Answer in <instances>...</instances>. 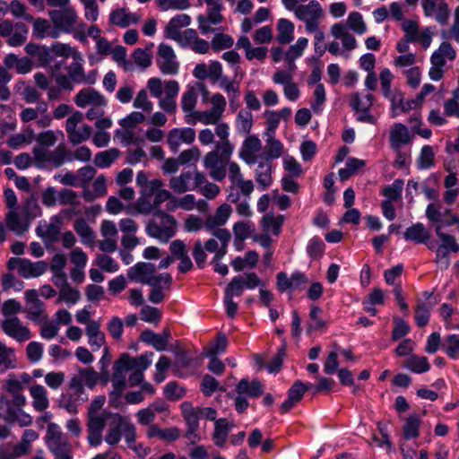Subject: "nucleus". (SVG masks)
<instances>
[{
    "instance_id": "nucleus-1",
    "label": "nucleus",
    "mask_w": 459,
    "mask_h": 459,
    "mask_svg": "<svg viewBox=\"0 0 459 459\" xmlns=\"http://www.w3.org/2000/svg\"><path fill=\"white\" fill-rule=\"evenodd\" d=\"M106 402L104 395L96 396L87 410V441L90 446L97 447L103 439L111 446H117L122 437L130 443L136 439V428L128 416L102 410Z\"/></svg>"
},
{
    "instance_id": "nucleus-2",
    "label": "nucleus",
    "mask_w": 459,
    "mask_h": 459,
    "mask_svg": "<svg viewBox=\"0 0 459 459\" xmlns=\"http://www.w3.org/2000/svg\"><path fill=\"white\" fill-rule=\"evenodd\" d=\"M216 136L219 140L215 143V148L204 157V167L209 171L210 177L219 182L226 178L228 169L229 178L233 185L243 178V175L239 165L230 161L234 144L230 140V126L227 123L217 126Z\"/></svg>"
},
{
    "instance_id": "nucleus-3",
    "label": "nucleus",
    "mask_w": 459,
    "mask_h": 459,
    "mask_svg": "<svg viewBox=\"0 0 459 459\" xmlns=\"http://www.w3.org/2000/svg\"><path fill=\"white\" fill-rule=\"evenodd\" d=\"M176 230L177 221L174 217L161 210L154 212L153 218L146 226L147 234L163 243L174 237Z\"/></svg>"
},
{
    "instance_id": "nucleus-4",
    "label": "nucleus",
    "mask_w": 459,
    "mask_h": 459,
    "mask_svg": "<svg viewBox=\"0 0 459 459\" xmlns=\"http://www.w3.org/2000/svg\"><path fill=\"white\" fill-rule=\"evenodd\" d=\"M46 446L56 458L73 457V449L66 434L56 423L48 425L45 437Z\"/></svg>"
},
{
    "instance_id": "nucleus-5",
    "label": "nucleus",
    "mask_w": 459,
    "mask_h": 459,
    "mask_svg": "<svg viewBox=\"0 0 459 459\" xmlns=\"http://www.w3.org/2000/svg\"><path fill=\"white\" fill-rule=\"evenodd\" d=\"M235 410L238 413H244L249 403L247 398H257L264 394V385L258 379L249 381L247 377L242 378L235 388Z\"/></svg>"
},
{
    "instance_id": "nucleus-6",
    "label": "nucleus",
    "mask_w": 459,
    "mask_h": 459,
    "mask_svg": "<svg viewBox=\"0 0 459 459\" xmlns=\"http://www.w3.org/2000/svg\"><path fill=\"white\" fill-rule=\"evenodd\" d=\"M295 16L305 22L307 32H315L318 29V20L323 16V9L316 0H311L307 4H300L295 9Z\"/></svg>"
},
{
    "instance_id": "nucleus-7",
    "label": "nucleus",
    "mask_w": 459,
    "mask_h": 459,
    "mask_svg": "<svg viewBox=\"0 0 459 459\" xmlns=\"http://www.w3.org/2000/svg\"><path fill=\"white\" fill-rule=\"evenodd\" d=\"M39 295L37 290H27L24 292L26 306L23 307V313L29 320L37 324L48 320L44 303L39 299Z\"/></svg>"
},
{
    "instance_id": "nucleus-8",
    "label": "nucleus",
    "mask_w": 459,
    "mask_h": 459,
    "mask_svg": "<svg viewBox=\"0 0 459 459\" xmlns=\"http://www.w3.org/2000/svg\"><path fill=\"white\" fill-rule=\"evenodd\" d=\"M207 5V14L197 16L198 28L203 34H207L213 30L211 25L220 24L223 21L221 11L223 4L221 0H204Z\"/></svg>"
},
{
    "instance_id": "nucleus-9",
    "label": "nucleus",
    "mask_w": 459,
    "mask_h": 459,
    "mask_svg": "<svg viewBox=\"0 0 459 459\" xmlns=\"http://www.w3.org/2000/svg\"><path fill=\"white\" fill-rule=\"evenodd\" d=\"M34 160L39 164L49 163L56 168L68 162L70 151L65 145H58L54 151H48L42 147H34L32 150Z\"/></svg>"
},
{
    "instance_id": "nucleus-10",
    "label": "nucleus",
    "mask_w": 459,
    "mask_h": 459,
    "mask_svg": "<svg viewBox=\"0 0 459 459\" xmlns=\"http://www.w3.org/2000/svg\"><path fill=\"white\" fill-rule=\"evenodd\" d=\"M83 119V115L80 111H74L67 119L65 123V131L68 134L69 141L74 145L79 144L87 141L91 134V127L89 125H83L77 128Z\"/></svg>"
},
{
    "instance_id": "nucleus-11",
    "label": "nucleus",
    "mask_w": 459,
    "mask_h": 459,
    "mask_svg": "<svg viewBox=\"0 0 459 459\" xmlns=\"http://www.w3.org/2000/svg\"><path fill=\"white\" fill-rule=\"evenodd\" d=\"M210 232L220 241L221 245L219 246L216 239L209 238L205 241L203 247L206 251L214 253L212 262L221 261L227 253L228 245L231 239V234L227 229L217 230Z\"/></svg>"
},
{
    "instance_id": "nucleus-12",
    "label": "nucleus",
    "mask_w": 459,
    "mask_h": 459,
    "mask_svg": "<svg viewBox=\"0 0 459 459\" xmlns=\"http://www.w3.org/2000/svg\"><path fill=\"white\" fill-rule=\"evenodd\" d=\"M156 63L163 74L174 75L178 73L179 64L173 48L164 43L159 46Z\"/></svg>"
},
{
    "instance_id": "nucleus-13",
    "label": "nucleus",
    "mask_w": 459,
    "mask_h": 459,
    "mask_svg": "<svg viewBox=\"0 0 459 459\" xmlns=\"http://www.w3.org/2000/svg\"><path fill=\"white\" fill-rule=\"evenodd\" d=\"M48 15L55 27L65 32L74 30L77 22V14L73 7L66 6L59 10L49 11Z\"/></svg>"
},
{
    "instance_id": "nucleus-14",
    "label": "nucleus",
    "mask_w": 459,
    "mask_h": 459,
    "mask_svg": "<svg viewBox=\"0 0 459 459\" xmlns=\"http://www.w3.org/2000/svg\"><path fill=\"white\" fill-rule=\"evenodd\" d=\"M1 327L7 336L19 342H26L31 338L30 330L26 325H23L17 316L5 318L2 321Z\"/></svg>"
},
{
    "instance_id": "nucleus-15",
    "label": "nucleus",
    "mask_w": 459,
    "mask_h": 459,
    "mask_svg": "<svg viewBox=\"0 0 459 459\" xmlns=\"http://www.w3.org/2000/svg\"><path fill=\"white\" fill-rule=\"evenodd\" d=\"M421 6L426 17H433L441 25L448 22L450 11L446 0H421Z\"/></svg>"
},
{
    "instance_id": "nucleus-16",
    "label": "nucleus",
    "mask_w": 459,
    "mask_h": 459,
    "mask_svg": "<svg viewBox=\"0 0 459 459\" xmlns=\"http://www.w3.org/2000/svg\"><path fill=\"white\" fill-rule=\"evenodd\" d=\"M195 140V131L191 127L173 128L167 135V143L172 152H177L182 143L191 144Z\"/></svg>"
},
{
    "instance_id": "nucleus-17",
    "label": "nucleus",
    "mask_w": 459,
    "mask_h": 459,
    "mask_svg": "<svg viewBox=\"0 0 459 459\" xmlns=\"http://www.w3.org/2000/svg\"><path fill=\"white\" fill-rule=\"evenodd\" d=\"M374 97L372 94H367L360 97L359 93L351 96L350 105L352 109L359 113L358 120L360 122L374 123V117L370 114V108L373 104Z\"/></svg>"
},
{
    "instance_id": "nucleus-18",
    "label": "nucleus",
    "mask_w": 459,
    "mask_h": 459,
    "mask_svg": "<svg viewBox=\"0 0 459 459\" xmlns=\"http://www.w3.org/2000/svg\"><path fill=\"white\" fill-rule=\"evenodd\" d=\"M156 273V266L151 263L139 262L127 271V277L130 281L142 284H154L152 277Z\"/></svg>"
},
{
    "instance_id": "nucleus-19",
    "label": "nucleus",
    "mask_w": 459,
    "mask_h": 459,
    "mask_svg": "<svg viewBox=\"0 0 459 459\" xmlns=\"http://www.w3.org/2000/svg\"><path fill=\"white\" fill-rule=\"evenodd\" d=\"M262 149L260 139L255 134H249L243 142L239 151V158L247 164L253 165L257 161L256 153Z\"/></svg>"
},
{
    "instance_id": "nucleus-20",
    "label": "nucleus",
    "mask_w": 459,
    "mask_h": 459,
    "mask_svg": "<svg viewBox=\"0 0 459 459\" xmlns=\"http://www.w3.org/2000/svg\"><path fill=\"white\" fill-rule=\"evenodd\" d=\"M413 139L406 126L402 123H395L392 126L389 134L390 148L393 151H398L403 145L410 144Z\"/></svg>"
},
{
    "instance_id": "nucleus-21",
    "label": "nucleus",
    "mask_w": 459,
    "mask_h": 459,
    "mask_svg": "<svg viewBox=\"0 0 459 459\" xmlns=\"http://www.w3.org/2000/svg\"><path fill=\"white\" fill-rule=\"evenodd\" d=\"M152 357L153 352L152 351H145L135 358L130 357L127 353H123L117 359V365H122V367H125L129 370L138 369L144 372V370L152 364Z\"/></svg>"
},
{
    "instance_id": "nucleus-22",
    "label": "nucleus",
    "mask_w": 459,
    "mask_h": 459,
    "mask_svg": "<svg viewBox=\"0 0 459 459\" xmlns=\"http://www.w3.org/2000/svg\"><path fill=\"white\" fill-rule=\"evenodd\" d=\"M231 206L228 204L220 205L213 215L208 216L204 220V229L207 231L223 230L221 228L229 220L231 214Z\"/></svg>"
},
{
    "instance_id": "nucleus-23",
    "label": "nucleus",
    "mask_w": 459,
    "mask_h": 459,
    "mask_svg": "<svg viewBox=\"0 0 459 459\" xmlns=\"http://www.w3.org/2000/svg\"><path fill=\"white\" fill-rule=\"evenodd\" d=\"M170 336L169 329H164L161 333H156L152 330H144L141 333L140 339L142 342L152 345L156 351H163L167 350Z\"/></svg>"
},
{
    "instance_id": "nucleus-24",
    "label": "nucleus",
    "mask_w": 459,
    "mask_h": 459,
    "mask_svg": "<svg viewBox=\"0 0 459 459\" xmlns=\"http://www.w3.org/2000/svg\"><path fill=\"white\" fill-rule=\"evenodd\" d=\"M75 104L80 108L86 106H106L107 101L103 95L94 89L86 88L81 90L74 98Z\"/></svg>"
},
{
    "instance_id": "nucleus-25",
    "label": "nucleus",
    "mask_w": 459,
    "mask_h": 459,
    "mask_svg": "<svg viewBox=\"0 0 459 459\" xmlns=\"http://www.w3.org/2000/svg\"><path fill=\"white\" fill-rule=\"evenodd\" d=\"M426 217L430 222L436 226H440V231L443 227H450L459 223V217L455 214H451V217L442 218V212L439 211L437 205L429 204L426 208Z\"/></svg>"
},
{
    "instance_id": "nucleus-26",
    "label": "nucleus",
    "mask_w": 459,
    "mask_h": 459,
    "mask_svg": "<svg viewBox=\"0 0 459 459\" xmlns=\"http://www.w3.org/2000/svg\"><path fill=\"white\" fill-rule=\"evenodd\" d=\"M181 431L177 427L161 429L158 424H152L146 429V437L148 438L157 437L165 442H174L179 438Z\"/></svg>"
},
{
    "instance_id": "nucleus-27",
    "label": "nucleus",
    "mask_w": 459,
    "mask_h": 459,
    "mask_svg": "<svg viewBox=\"0 0 459 459\" xmlns=\"http://www.w3.org/2000/svg\"><path fill=\"white\" fill-rule=\"evenodd\" d=\"M83 58L82 54H75L73 58V63L69 65L67 72L68 75L75 83H89L93 84L95 82L94 78H87L82 67Z\"/></svg>"
},
{
    "instance_id": "nucleus-28",
    "label": "nucleus",
    "mask_w": 459,
    "mask_h": 459,
    "mask_svg": "<svg viewBox=\"0 0 459 459\" xmlns=\"http://www.w3.org/2000/svg\"><path fill=\"white\" fill-rule=\"evenodd\" d=\"M48 268L45 261L31 262L29 259H23L20 267V275L23 278H36L42 275Z\"/></svg>"
},
{
    "instance_id": "nucleus-29",
    "label": "nucleus",
    "mask_w": 459,
    "mask_h": 459,
    "mask_svg": "<svg viewBox=\"0 0 459 459\" xmlns=\"http://www.w3.org/2000/svg\"><path fill=\"white\" fill-rule=\"evenodd\" d=\"M86 335L89 339V344L93 351H99L105 343V334L100 331L99 321L92 320L86 326Z\"/></svg>"
},
{
    "instance_id": "nucleus-30",
    "label": "nucleus",
    "mask_w": 459,
    "mask_h": 459,
    "mask_svg": "<svg viewBox=\"0 0 459 459\" xmlns=\"http://www.w3.org/2000/svg\"><path fill=\"white\" fill-rule=\"evenodd\" d=\"M114 373L112 377V386L113 390L110 393V396H115L116 398L120 397L126 385V372L129 369L122 367V365H117V359L115 361L114 366Z\"/></svg>"
},
{
    "instance_id": "nucleus-31",
    "label": "nucleus",
    "mask_w": 459,
    "mask_h": 459,
    "mask_svg": "<svg viewBox=\"0 0 459 459\" xmlns=\"http://www.w3.org/2000/svg\"><path fill=\"white\" fill-rule=\"evenodd\" d=\"M403 238L407 241L421 244V242H427L430 238V233L422 223L417 222L406 229Z\"/></svg>"
},
{
    "instance_id": "nucleus-32",
    "label": "nucleus",
    "mask_w": 459,
    "mask_h": 459,
    "mask_svg": "<svg viewBox=\"0 0 459 459\" xmlns=\"http://www.w3.org/2000/svg\"><path fill=\"white\" fill-rule=\"evenodd\" d=\"M87 400L82 394L67 392L63 394L59 400V405L70 414H77L79 407Z\"/></svg>"
},
{
    "instance_id": "nucleus-33",
    "label": "nucleus",
    "mask_w": 459,
    "mask_h": 459,
    "mask_svg": "<svg viewBox=\"0 0 459 459\" xmlns=\"http://www.w3.org/2000/svg\"><path fill=\"white\" fill-rule=\"evenodd\" d=\"M138 20L136 14L127 12L125 8L116 9L109 14V22L121 28L134 24Z\"/></svg>"
},
{
    "instance_id": "nucleus-34",
    "label": "nucleus",
    "mask_w": 459,
    "mask_h": 459,
    "mask_svg": "<svg viewBox=\"0 0 459 459\" xmlns=\"http://www.w3.org/2000/svg\"><path fill=\"white\" fill-rule=\"evenodd\" d=\"M201 365L200 357H191L186 351H180L176 355V367L179 369H187L193 374Z\"/></svg>"
},
{
    "instance_id": "nucleus-35",
    "label": "nucleus",
    "mask_w": 459,
    "mask_h": 459,
    "mask_svg": "<svg viewBox=\"0 0 459 459\" xmlns=\"http://www.w3.org/2000/svg\"><path fill=\"white\" fill-rule=\"evenodd\" d=\"M180 408L187 428H191V431L197 430L201 419L199 408H194L189 402L182 403Z\"/></svg>"
},
{
    "instance_id": "nucleus-36",
    "label": "nucleus",
    "mask_w": 459,
    "mask_h": 459,
    "mask_svg": "<svg viewBox=\"0 0 459 459\" xmlns=\"http://www.w3.org/2000/svg\"><path fill=\"white\" fill-rule=\"evenodd\" d=\"M403 367L416 374H422L428 372L430 369V365L428 359L424 356H419L415 354H411L404 360Z\"/></svg>"
},
{
    "instance_id": "nucleus-37",
    "label": "nucleus",
    "mask_w": 459,
    "mask_h": 459,
    "mask_svg": "<svg viewBox=\"0 0 459 459\" xmlns=\"http://www.w3.org/2000/svg\"><path fill=\"white\" fill-rule=\"evenodd\" d=\"M74 230L80 236L83 245L92 246L94 244V231L84 219H77L74 223Z\"/></svg>"
},
{
    "instance_id": "nucleus-38",
    "label": "nucleus",
    "mask_w": 459,
    "mask_h": 459,
    "mask_svg": "<svg viewBox=\"0 0 459 459\" xmlns=\"http://www.w3.org/2000/svg\"><path fill=\"white\" fill-rule=\"evenodd\" d=\"M420 424L421 419L418 414L413 413L409 415L403 427V435L404 439L410 440L417 438L420 436Z\"/></svg>"
},
{
    "instance_id": "nucleus-39",
    "label": "nucleus",
    "mask_w": 459,
    "mask_h": 459,
    "mask_svg": "<svg viewBox=\"0 0 459 459\" xmlns=\"http://www.w3.org/2000/svg\"><path fill=\"white\" fill-rule=\"evenodd\" d=\"M33 399V407L38 411H42L49 406L47 391L43 385H34L30 389Z\"/></svg>"
},
{
    "instance_id": "nucleus-40",
    "label": "nucleus",
    "mask_w": 459,
    "mask_h": 459,
    "mask_svg": "<svg viewBox=\"0 0 459 459\" xmlns=\"http://www.w3.org/2000/svg\"><path fill=\"white\" fill-rule=\"evenodd\" d=\"M253 115L247 109H240L235 121L236 131L239 134H249L253 126Z\"/></svg>"
},
{
    "instance_id": "nucleus-41",
    "label": "nucleus",
    "mask_w": 459,
    "mask_h": 459,
    "mask_svg": "<svg viewBox=\"0 0 459 459\" xmlns=\"http://www.w3.org/2000/svg\"><path fill=\"white\" fill-rule=\"evenodd\" d=\"M277 40L281 44H289L294 39V24L284 18L278 21L277 23Z\"/></svg>"
},
{
    "instance_id": "nucleus-42",
    "label": "nucleus",
    "mask_w": 459,
    "mask_h": 459,
    "mask_svg": "<svg viewBox=\"0 0 459 459\" xmlns=\"http://www.w3.org/2000/svg\"><path fill=\"white\" fill-rule=\"evenodd\" d=\"M193 174L190 171L182 172L178 177L171 178L169 181L170 187L178 194L185 193L192 190L191 181Z\"/></svg>"
},
{
    "instance_id": "nucleus-43",
    "label": "nucleus",
    "mask_w": 459,
    "mask_h": 459,
    "mask_svg": "<svg viewBox=\"0 0 459 459\" xmlns=\"http://www.w3.org/2000/svg\"><path fill=\"white\" fill-rule=\"evenodd\" d=\"M197 102V93L194 87H188L187 91L183 94L181 100V107L183 111L186 114V117H193L194 109ZM186 123L191 124V121L186 118Z\"/></svg>"
},
{
    "instance_id": "nucleus-44",
    "label": "nucleus",
    "mask_w": 459,
    "mask_h": 459,
    "mask_svg": "<svg viewBox=\"0 0 459 459\" xmlns=\"http://www.w3.org/2000/svg\"><path fill=\"white\" fill-rule=\"evenodd\" d=\"M7 228L16 235H22L28 230V224L22 221L16 210H11L5 217Z\"/></svg>"
},
{
    "instance_id": "nucleus-45",
    "label": "nucleus",
    "mask_w": 459,
    "mask_h": 459,
    "mask_svg": "<svg viewBox=\"0 0 459 459\" xmlns=\"http://www.w3.org/2000/svg\"><path fill=\"white\" fill-rule=\"evenodd\" d=\"M255 180L263 191L272 184V166L269 162L259 163L255 170Z\"/></svg>"
},
{
    "instance_id": "nucleus-46",
    "label": "nucleus",
    "mask_w": 459,
    "mask_h": 459,
    "mask_svg": "<svg viewBox=\"0 0 459 459\" xmlns=\"http://www.w3.org/2000/svg\"><path fill=\"white\" fill-rule=\"evenodd\" d=\"M283 220L284 217L282 215H278L275 217L272 213H267L263 216L261 226L265 232H271L274 236H278L281 232Z\"/></svg>"
},
{
    "instance_id": "nucleus-47",
    "label": "nucleus",
    "mask_w": 459,
    "mask_h": 459,
    "mask_svg": "<svg viewBox=\"0 0 459 459\" xmlns=\"http://www.w3.org/2000/svg\"><path fill=\"white\" fill-rule=\"evenodd\" d=\"M441 349L450 359H459V334L446 335L441 343Z\"/></svg>"
},
{
    "instance_id": "nucleus-48",
    "label": "nucleus",
    "mask_w": 459,
    "mask_h": 459,
    "mask_svg": "<svg viewBox=\"0 0 459 459\" xmlns=\"http://www.w3.org/2000/svg\"><path fill=\"white\" fill-rule=\"evenodd\" d=\"M119 154L120 152L116 148L98 152L94 158V164L101 169L108 168L118 158Z\"/></svg>"
},
{
    "instance_id": "nucleus-49",
    "label": "nucleus",
    "mask_w": 459,
    "mask_h": 459,
    "mask_svg": "<svg viewBox=\"0 0 459 459\" xmlns=\"http://www.w3.org/2000/svg\"><path fill=\"white\" fill-rule=\"evenodd\" d=\"M230 428L226 419H220L215 421L212 437L217 446L222 447L227 440Z\"/></svg>"
},
{
    "instance_id": "nucleus-50",
    "label": "nucleus",
    "mask_w": 459,
    "mask_h": 459,
    "mask_svg": "<svg viewBox=\"0 0 459 459\" xmlns=\"http://www.w3.org/2000/svg\"><path fill=\"white\" fill-rule=\"evenodd\" d=\"M222 115L217 110L210 108L204 111H195L193 113V118L201 122L204 125H216L221 124L220 122Z\"/></svg>"
},
{
    "instance_id": "nucleus-51",
    "label": "nucleus",
    "mask_w": 459,
    "mask_h": 459,
    "mask_svg": "<svg viewBox=\"0 0 459 459\" xmlns=\"http://www.w3.org/2000/svg\"><path fill=\"white\" fill-rule=\"evenodd\" d=\"M37 234L46 241H56L60 234L58 223H45L37 228Z\"/></svg>"
},
{
    "instance_id": "nucleus-52",
    "label": "nucleus",
    "mask_w": 459,
    "mask_h": 459,
    "mask_svg": "<svg viewBox=\"0 0 459 459\" xmlns=\"http://www.w3.org/2000/svg\"><path fill=\"white\" fill-rule=\"evenodd\" d=\"M5 420L10 423L18 422L21 427L29 426L32 422V418L29 414L22 410H15L13 406H8Z\"/></svg>"
},
{
    "instance_id": "nucleus-53",
    "label": "nucleus",
    "mask_w": 459,
    "mask_h": 459,
    "mask_svg": "<svg viewBox=\"0 0 459 459\" xmlns=\"http://www.w3.org/2000/svg\"><path fill=\"white\" fill-rule=\"evenodd\" d=\"M33 32L38 39H44L47 36L56 38L58 33L51 30V26L48 20L39 18L33 20Z\"/></svg>"
},
{
    "instance_id": "nucleus-54",
    "label": "nucleus",
    "mask_w": 459,
    "mask_h": 459,
    "mask_svg": "<svg viewBox=\"0 0 459 459\" xmlns=\"http://www.w3.org/2000/svg\"><path fill=\"white\" fill-rule=\"evenodd\" d=\"M435 153L430 145H424L417 159V166L420 169H429L434 166Z\"/></svg>"
},
{
    "instance_id": "nucleus-55",
    "label": "nucleus",
    "mask_w": 459,
    "mask_h": 459,
    "mask_svg": "<svg viewBox=\"0 0 459 459\" xmlns=\"http://www.w3.org/2000/svg\"><path fill=\"white\" fill-rule=\"evenodd\" d=\"M254 230L255 225L252 222L243 221L236 222L233 225L235 242L237 240L243 241L248 238Z\"/></svg>"
},
{
    "instance_id": "nucleus-56",
    "label": "nucleus",
    "mask_w": 459,
    "mask_h": 459,
    "mask_svg": "<svg viewBox=\"0 0 459 459\" xmlns=\"http://www.w3.org/2000/svg\"><path fill=\"white\" fill-rule=\"evenodd\" d=\"M24 455V450L21 446L12 443H4L0 445V459H17Z\"/></svg>"
},
{
    "instance_id": "nucleus-57",
    "label": "nucleus",
    "mask_w": 459,
    "mask_h": 459,
    "mask_svg": "<svg viewBox=\"0 0 459 459\" xmlns=\"http://www.w3.org/2000/svg\"><path fill=\"white\" fill-rule=\"evenodd\" d=\"M265 152L270 159H277L283 152V144L275 138V135H266Z\"/></svg>"
},
{
    "instance_id": "nucleus-58",
    "label": "nucleus",
    "mask_w": 459,
    "mask_h": 459,
    "mask_svg": "<svg viewBox=\"0 0 459 459\" xmlns=\"http://www.w3.org/2000/svg\"><path fill=\"white\" fill-rule=\"evenodd\" d=\"M57 134L62 136L64 135L62 131L55 132L53 130H47L40 132L36 138V141L39 143L38 147L48 149L54 146L57 142Z\"/></svg>"
},
{
    "instance_id": "nucleus-59",
    "label": "nucleus",
    "mask_w": 459,
    "mask_h": 459,
    "mask_svg": "<svg viewBox=\"0 0 459 459\" xmlns=\"http://www.w3.org/2000/svg\"><path fill=\"white\" fill-rule=\"evenodd\" d=\"M347 26L359 35L367 31V26L362 15L359 12H352L347 18Z\"/></svg>"
},
{
    "instance_id": "nucleus-60",
    "label": "nucleus",
    "mask_w": 459,
    "mask_h": 459,
    "mask_svg": "<svg viewBox=\"0 0 459 459\" xmlns=\"http://www.w3.org/2000/svg\"><path fill=\"white\" fill-rule=\"evenodd\" d=\"M244 276L238 275L231 279L225 289V296L233 299L235 296L239 297L244 290Z\"/></svg>"
},
{
    "instance_id": "nucleus-61",
    "label": "nucleus",
    "mask_w": 459,
    "mask_h": 459,
    "mask_svg": "<svg viewBox=\"0 0 459 459\" xmlns=\"http://www.w3.org/2000/svg\"><path fill=\"white\" fill-rule=\"evenodd\" d=\"M186 394V388L176 381L169 382L164 387V395L169 401H178Z\"/></svg>"
},
{
    "instance_id": "nucleus-62",
    "label": "nucleus",
    "mask_w": 459,
    "mask_h": 459,
    "mask_svg": "<svg viewBox=\"0 0 459 459\" xmlns=\"http://www.w3.org/2000/svg\"><path fill=\"white\" fill-rule=\"evenodd\" d=\"M220 87L229 94V99L232 104L239 96V84L232 82L229 77L222 76L218 81Z\"/></svg>"
},
{
    "instance_id": "nucleus-63",
    "label": "nucleus",
    "mask_w": 459,
    "mask_h": 459,
    "mask_svg": "<svg viewBox=\"0 0 459 459\" xmlns=\"http://www.w3.org/2000/svg\"><path fill=\"white\" fill-rule=\"evenodd\" d=\"M16 31L12 33L7 39V44L11 47L22 46L27 39L28 28L23 23L15 24Z\"/></svg>"
},
{
    "instance_id": "nucleus-64",
    "label": "nucleus",
    "mask_w": 459,
    "mask_h": 459,
    "mask_svg": "<svg viewBox=\"0 0 459 459\" xmlns=\"http://www.w3.org/2000/svg\"><path fill=\"white\" fill-rule=\"evenodd\" d=\"M403 184L404 183H403V179H400V178L395 179L392 183V185H389L383 189V192H382L383 195H385L387 198V200H389L390 202L397 201L402 196Z\"/></svg>"
}]
</instances>
